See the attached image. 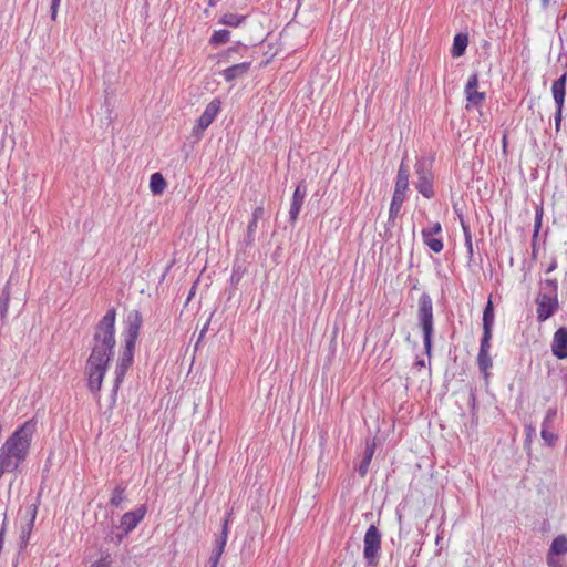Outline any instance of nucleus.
Instances as JSON below:
<instances>
[{
    "label": "nucleus",
    "instance_id": "obj_1",
    "mask_svg": "<svg viewBox=\"0 0 567 567\" xmlns=\"http://www.w3.org/2000/svg\"><path fill=\"white\" fill-rule=\"evenodd\" d=\"M143 318L138 310H132L128 312L125 319V329L123 332L124 347L120 352V357L116 362L112 389V401L115 402L117 391L124 380L127 370L133 363L134 349L136 340L140 334Z\"/></svg>",
    "mask_w": 567,
    "mask_h": 567
},
{
    "label": "nucleus",
    "instance_id": "obj_2",
    "mask_svg": "<svg viewBox=\"0 0 567 567\" xmlns=\"http://www.w3.org/2000/svg\"><path fill=\"white\" fill-rule=\"evenodd\" d=\"M35 431L37 421L34 419L25 421L1 445L0 460L18 471L29 455Z\"/></svg>",
    "mask_w": 567,
    "mask_h": 567
},
{
    "label": "nucleus",
    "instance_id": "obj_3",
    "mask_svg": "<svg viewBox=\"0 0 567 567\" xmlns=\"http://www.w3.org/2000/svg\"><path fill=\"white\" fill-rule=\"evenodd\" d=\"M116 309L110 308L94 328L91 353L87 360L109 364L115 348Z\"/></svg>",
    "mask_w": 567,
    "mask_h": 567
},
{
    "label": "nucleus",
    "instance_id": "obj_4",
    "mask_svg": "<svg viewBox=\"0 0 567 567\" xmlns=\"http://www.w3.org/2000/svg\"><path fill=\"white\" fill-rule=\"evenodd\" d=\"M417 322L423 332L425 353L430 357L432 351V338L434 333L433 302L429 293L423 292L417 303Z\"/></svg>",
    "mask_w": 567,
    "mask_h": 567
},
{
    "label": "nucleus",
    "instance_id": "obj_5",
    "mask_svg": "<svg viewBox=\"0 0 567 567\" xmlns=\"http://www.w3.org/2000/svg\"><path fill=\"white\" fill-rule=\"evenodd\" d=\"M543 290L536 299V313L537 320L544 322L549 319L559 307L557 297V281L555 279H547L543 284Z\"/></svg>",
    "mask_w": 567,
    "mask_h": 567
},
{
    "label": "nucleus",
    "instance_id": "obj_6",
    "mask_svg": "<svg viewBox=\"0 0 567 567\" xmlns=\"http://www.w3.org/2000/svg\"><path fill=\"white\" fill-rule=\"evenodd\" d=\"M363 544V557L369 566H374L381 549V533L374 525L365 532Z\"/></svg>",
    "mask_w": 567,
    "mask_h": 567
},
{
    "label": "nucleus",
    "instance_id": "obj_7",
    "mask_svg": "<svg viewBox=\"0 0 567 567\" xmlns=\"http://www.w3.org/2000/svg\"><path fill=\"white\" fill-rule=\"evenodd\" d=\"M566 84H567V72H565L559 79H557L551 85L553 99L556 104L555 112V128L556 132L560 130V124L563 120V109L566 96Z\"/></svg>",
    "mask_w": 567,
    "mask_h": 567
},
{
    "label": "nucleus",
    "instance_id": "obj_8",
    "mask_svg": "<svg viewBox=\"0 0 567 567\" xmlns=\"http://www.w3.org/2000/svg\"><path fill=\"white\" fill-rule=\"evenodd\" d=\"M415 174L417 177V181L415 183L417 192L422 194L425 198H432L434 196L433 176L425 161L420 159L416 162Z\"/></svg>",
    "mask_w": 567,
    "mask_h": 567
},
{
    "label": "nucleus",
    "instance_id": "obj_9",
    "mask_svg": "<svg viewBox=\"0 0 567 567\" xmlns=\"http://www.w3.org/2000/svg\"><path fill=\"white\" fill-rule=\"evenodd\" d=\"M109 364L86 361L87 386L94 394L99 393Z\"/></svg>",
    "mask_w": 567,
    "mask_h": 567
},
{
    "label": "nucleus",
    "instance_id": "obj_10",
    "mask_svg": "<svg viewBox=\"0 0 567 567\" xmlns=\"http://www.w3.org/2000/svg\"><path fill=\"white\" fill-rule=\"evenodd\" d=\"M220 111V101L214 99L205 107L203 114L199 116L197 124L193 128L194 135H200L215 120Z\"/></svg>",
    "mask_w": 567,
    "mask_h": 567
},
{
    "label": "nucleus",
    "instance_id": "obj_11",
    "mask_svg": "<svg viewBox=\"0 0 567 567\" xmlns=\"http://www.w3.org/2000/svg\"><path fill=\"white\" fill-rule=\"evenodd\" d=\"M442 233V226L439 221L431 223L429 227L422 229L421 235L424 245L429 247V249L435 254H439L443 250V241L440 238H434V235H439Z\"/></svg>",
    "mask_w": 567,
    "mask_h": 567
},
{
    "label": "nucleus",
    "instance_id": "obj_12",
    "mask_svg": "<svg viewBox=\"0 0 567 567\" xmlns=\"http://www.w3.org/2000/svg\"><path fill=\"white\" fill-rule=\"evenodd\" d=\"M146 514V506L141 505L134 511L125 513L121 518V528L128 534L137 527Z\"/></svg>",
    "mask_w": 567,
    "mask_h": 567
},
{
    "label": "nucleus",
    "instance_id": "obj_13",
    "mask_svg": "<svg viewBox=\"0 0 567 567\" xmlns=\"http://www.w3.org/2000/svg\"><path fill=\"white\" fill-rule=\"evenodd\" d=\"M37 514H38V505L37 504H30L29 506H27V508H25L27 520H25V523H23L21 525V534H20L21 547L27 546V544L29 542L31 532L34 526V520L37 518Z\"/></svg>",
    "mask_w": 567,
    "mask_h": 567
},
{
    "label": "nucleus",
    "instance_id": "obj_14",
    "mask_svg": "<svg viewBox=\"0 0 567 567\" xmlns=\"http://www.w3.org/2000/svg\"><path fill=\"white\" fill-rule=\"evenodd\" d=\"M551 352L559 360L567 358V328L560 327L554 333Z\"/></svg>",
    "mask_w": 567,
    "mask_h": 567
},
{
    "label": "nucleus",
    "instance_id": "obj_15",
    "mask_svg": "<svg viewBox=\"0 0 567 567\" xmlns=\"http://www.w3.org/2000/svg\"><path fill=\"white\" fill-rule=\"evenodd\" d=\"M477 85H478V75L476 73H474L467 80V83L465 86V94H466V100H467L468 104H472L475 106L482 104L483 101L485 100V93L480 92L477 90Z\"/></svg>",
    "mask_w": 567,
    "mask_h": 567
},
{
    "label": "nucleus",
    "instance_id": "obj_16",
    "mask_svg": "<svg viewBox=\"0 0 567 567\" xmlns=\"http://www.w3.org/2000/svg\"><path fill=\"white\" fill-rule=\"evenodd\" d=\"M408 188H409V169L404 164V159H402L399 171H398L395 188H394L393 194L401 195V196L405 197V193H406Z\"/></svg>",
    "mask_w": 567,
    "mask_h": 567
},
{
    "label": "nucleus",
    "instance_id": "obj_17",
    "mask_svg": "<svg viewBox=\"0 0 567 567\" xmlns=\"http://www.w3.org/2000/svg\"><path fill=\"white\" fill-rule=\"evenodd\" d=\"M250 64H251L250 62H243V63L234 64V65L227 68L223 72L224 79L227 82L234 81L235 79L247 73L250 68Z\"/></svg>",
    "mask_w": 567,
    "mask_h": 567
},
{
    "label": "nucleus",
    "instance_id": "obj_18",
    "mask_svg": "<svg viewBox=\"0 0 567 567\" xmlns=\"http://www.w3.org/2000/svg\"><path fill=\"white\" fill-rule=\"evenodd\" d=\"M468 44V37L465 33H457L454 37L451 54L453 58H460L465 53Z\"/></svg>",
    "mask_w": 567,
    "mask_h": 567
},
{
    "label": "nucleus",
    "instance_id": "obj_19",
    "mask_svg": "<svg viewBox=\"0 0 567 567\" xmlns=\"http://www.w3.org/2000/svg\"><path fill=\"white\" fill-rule=\"evenodd\" d=\"M230 516H231V514L229 513L225 517V519L223 522L221 534L216 539L215 547H214L213 551L217 553V555H223V553H224V549H225V546L227 543V538H228V524L230 520Z\"/></svg>",
    "mask_w": 567,
    "mask_h": 567
},
{
    "label": "nucleus",
    "instance_id": "obj_20",
    "mask_svg": "<svg viewBox=\"0 0 567 567\" xmlns=\"http://www.w3.org/2000/svg\"><path fill=\"white\" fill-rule=\"evenodd\" d=\"M375 444L374 441L367 442L363 460L361 461V464L359 465L358 472L361 476H365L368 473L369 465L371 463V460L374 454Z\"/></svg>",
    "mask_w": 567,
    "mask_h": 567
},
{
    "label": "nucleus",
    "instance_id": "obj_21",
    "mask_svg": "<svg viewBox=\"0 0 567 567\" xmlns=\"http://www.w3.org/2000/svg\"><path fill=\"white\" fill-rule=\"evenodd\" d=\"M567 553V537L559 535L551 542L548 555L558 556Z\"/></svg>",
    "mask_w": 567,
    "mask_h": 567
},
{
    "label": "nucleus",
    "instance_id": "obj_22",
    "mask_svg": "<svg viewBox=\"0 0 567 567\" xmlns=\"http://www.w3.org/2000/svg\"><path fill=\"white\" fill-rule=\"evenodd\" d=\"M11 291H10V280L4 285L1 295H0V319L4 321L7 317V312L9 309Z\"/></svg>",
    "mask_w": 567,
    "mask_h": 567
},
{
    "label": "nucleus",
    "instance_id": "obj_23",
    "mask_svg": "<svg viewBox=\"0 0 567 567\" xmlns=\"http://www.w3.org/2000/svg\"><path fill=\"white\" fill-rule=\"evenodd\" d=\"M166 181L161 173L151 175L150 188L154 195H161L166 188Z\"/></svg>",
    "mask_w": 567,
    "mask_h": 567
},
{
    "label": "nucleus",
    "instance_id": "obj_24",
    "mask_svg": "<svg viewBox=\"0 0 567 567\" xmlns=\"http://www.w3.org/2000/svg\"><path fill=\"white\" fill-rule=\"evenodd\" d=\"M494 324V307L491 299H488L483 311V330H493Z\"/></svg>",
    "mask_w": 567,
    "mask_h": 567
},
{
    "label": "nucleus",
    "instance_id": "obj_25",
    "mask_svg": "<svg viewBox=\"0 0 567 567\" xmlns=\"http://www.w3.org/2000/svg\"><path fill=\"white\" fill-rule=\"evenodd\" d=\"M246 20V16H239L237 13L227 12L223 14L219 20V23L236 28L240 25Z\"/></svg>",
    "mask_w": 567,
    "mask_h": 567
},
{
    "label": "nucleus",
    "instance_id": "obj_26",
    "mask_svg": "<svg viewBox=\"0 0 567 567\" xmlns=\"http://www.w3.org/2000/svg\"><path fill=\"white\" fill-rule=\"evenodd\" d=\"M125 499V486L122 484L116 485L110 498V504L114 507H121Z\"/></svg>",
    "mask_w": 567,
    "mask_h": 567
},
{
    "label": "nucleus",
    "instance_id": "obj_27",
    "mask_svg": "<svg viewBox=\"0 0 567 567\" xmlns=\"http://www.w3.org/2000/svg\"><path fill=\"white\" fill-rule=\"evenodd\" d=\"M477 364L481 372L487 375V371L492 368L493 364L489 352L478 351Z\"/></svg>",
    "mask_w": 567,
    "mask_h": 567
},
{
    "label": "nucleus",
    "instance_id": "obj_28",
    "mask_svg": "<svg viewBox=\"0 0 567 567\" xmlns=\"http://www.w3.org/2000/svg\"><path fill=\"white\" fill-rule=\"evenodd\" d=\"M230 39V32L228 30H218L210 37L209 43L213 45H220L228 42Z\"/></svg>",
    "mask_w": 567,
    "mask_h": 567
},
{
    "label": "nucleus",
    "instance_id": "obj_29",
    "mask_svg": "<svg viewBox=\"0 0 567 567\" xmlns=\"http://www.w3.org/2000/svg\"><path fill=\"white\" fill-rule=\"evenodd\" d=\"M404 199V196L393 194L389 209L390 219L395 218L398 216Z\"/></svg>",
    "mask_w": 567,
    "mask_h": 567
},
{
    "label": "nucleus",
    "instance_id": "obj_30",
    "mask_svg": "<svg viewBox=\"0 0 567 567\" xmlns=\"http://www.w3.org/2000/svg\"><path fill=\"white\" fill-rule=\"evenodd\" d=\"M540 436L548 446H554L558 440V435L551 427H542Z\"/></svg>",
    "mask_w": 567,
    "mask_h": 567
},
{
    "label": "nucleus",
    "instance_id": "obj_31",
    "mask_svg": "<svg viewBox=\"0 0 567 567\" xmlns=\"http://www.w3.org/2000/svg\"><path fill=\"white\" fill-rule=\"evenodd\" d=\"M303 205V200L292 198L289 209V219L295 224Z\"/></svg>",
    "mask_w": 567,
    "mask_h": 567
},
{
    "label": "nucleus",
    "instance_id": "obj_32",
    "mask_svg": "<svg viewBox=\"0 0 567 567\" xmlns=\"http://www.w3.org/2000/svg\"><path fill=\"white\" fill-rule=\"evenodd\" d=\"M464 238H465V247L468 254L470 259L473 257V243H472V235L470 230V226L466 225L463 220L461 221Z\"/></svg>",
    "mask_w": 567,
    "mask_h": 567
},
{
    "label": "nucleus",
    "instance_id": "obj_33",
    "mask_svg": "<svg viewBox=\"0 0 567 567\" xmlns=\"http://www.w3.org/2000/svg\"><path fill=\"white\" fill-rule=\"evenodd\" d=\"M493 330H483L480 351L489 352Z\"/></svg>",
    "mask_w": 567,
    "mask_h": 567
},
{
    "label": "nucleus",
    "instance_id": "obj_34",
    "mask_svg": "<svg viewBox=\"0 0 567 567\" xmlns=\"http://www.w3.org/2000/svg\"><path fill=\"white\" fill-rule=\"evenodd\" d=\"M556 416H557V410L555 408L548 409L545 414V417L542 422V427H551L553 429V424H554Z\"/></svg>",
    "mask_w": 567,
    "mask_h": 567
},
{
    "label": "nucleus",
    "instance_id": "obj_35",
    "mask_svg": "<svg viewBox=\"0 0 567 567\" xmlns=\"http://www.w3.org/2000/svg\"><path fill=\"white\" fill-rule=\"evenodd\" d=\"M113 559L110 554L103 555L99 560L93 563L91 567H112Z\"/></svg>",
    "mask_w": 567,
    "mask_h": 567
},
{
    "label": "nucleus",
    "instance_id": "obj_36",
    "mask_svg": "<svg viewBox=\"0 0 567 567\" xmlns=\"http://www.w3.org/2000/svg\"><path fill=\"white\" fill-rule=\"evenodd\" d=\"M257 229V223L250 220L247 227L246 244L251 245L255 241V231Z\"/></svg>",
    "mask_w": 567,
    "mask_h": 567
},
{
    "label": "nucleus",
    "instance_id": "obj_37",
    "mask_svg": "<svg viewBox=\"0 0 567 567\" xmlns=\"http://www.w3.org/2000/svg\"><path fill=\"white\" fill-rule=\"evenodd\" d=\"M525 446L528 447L536 435V429L532 424L525 425Z\"/></svg>",
    "mask_w": 567,
    "mask_h": 567
},
{
    "label": "nucleus",
    "instance_id": "obj_38",
    "mask_svg": "<svg viewBox=\"0 0 567 567\" xmlns=\"http://www.w3.org/2000/svg\"><path fill=\"white\" fill-rule=\"evenodd\" d=\"M306 194H307V187H306L305 184L300 183L296 187V189L293 192V195H292V198L305 200Z\"/></svg>",
    "mask_w": 567,
    "mask_h": 567
},
{
    "label": "nucleus",
    "instance_id": "obj_39",
    "mask_svg": "<svg viewBox=\"0 0 567 567\" xmlns=\"http://www.w3.org/2000/svg\"><path fill=\"white\" fill-rule=\"evenodd\" d=\"M262 216H264V207L258 206V207H256V208L254 209V212H252L251 220H254V221L258 223V220H259L260 218H262Z\"/></svg>",
    "mask_w": 567,
    "mask_h": 567
},
{
    "label": "nucleus",
    "instance_id": "obj_40",
    "mask_svg": "<svg viewBox=\"0 0 567 567\" xmlns=\"http://www.w3.org/2000/svg\"><path fill=\"white\" fill-rule=\"evenodd\" d=\"M220 557H221V555H217V553L213 551L212 556L208 559V566L207 567H217Z\"/></svg>",
    "mask_w": 567,
    "mask_h": 567
},
{
    "label": "nucleus",
    "instance_id": "obj_41",
    "mask_svg": "<svg viewBox=\"0 0 567 567\" xmlns=\"http://www.w3.org/2000/svg\"><path fill=\"white\" fill-rule=\"evenodd\" d=\"M61 0H51V19L55 20Z\"/></svg>",
    "mask_w": 567,
    "mask_h": 567
},
{
    "label": "nucleus",
    "instance_id": "obj_42",
    "mask_svg": "<svg viewBox=\"0 0 567 567\" xmlns=\"http://www.w3.org/2000/svg\"><path fill=\"white\" fill-rule=\"evenodd\" d=\"M16 471L10 467L9 465H7L4 462H2L0 460V478L3 476V474L6 473H14Z\"/></svg>",
    "mask_w": 567,
    "mask_h": 567
},
{
    "label": "nucleus",
    "instance_id": "obj_43",
    "mask_svg": "<svg viewBox=\"0 0 567 567\" xmlns=\"http://www.w3.org/2000/svg\"><path fill=\"white\" fill-rule=\"evenodd\" d=\"M547 564L549 567H564L560 561L551 555H547Z\"/></svg>",
    "mask_w": 567,
    "mask_h": 567
},
{
    "label": "nucleus",
    "instance_id": "obj_44",
    "mask_svg": "<svg viewBox=\"0 0 567 567\" xmlns=\"http://www.w3.org/2000/svg\"><path fill=\"white\" fill-rule=\"evenodd\" d=\"M540 223H542V213L540 214H537L536 216V220H535V233L538 231V228L540 227Z\"/></svg>",
    "mask_w": 567,
    "mask_h": 567
},
{
    "label": "nucleus",
    "instance_id": "obj_45",
    "mask_svg": "<svg viewBox=\"0 0 567 567\" xmlns=\"http://www.w3.org/2000/svg\"><path fill=\"white\" fill-rule=\"evenodd\" d=\"M415 365H416V367H419V368H422V367H424V365H425V362H424V360H417V361L415 362Z\"/></svg>",
    "mask_w": 567,
    "mask_h": 567
},
{
    "label": "nucleus",
    "instance_id": "obj_46",
    "mask_svg": "<svg viewBox=\"0 0 567 567\" xmlns=\"http://www.w3.org/2000/svg\"><path fill=\"white\" fill-rule=\"evenodd\" d=\"M555 267H556V264H555V262H553V264L548 267L547 272L553 271V270L555 269Z\"/></svg>",
    "mask_w": 567,
    "mask_h": 567
},
{
    "label": "nucleus",
    "instance_id": "obj_47",
    "mask_svg": "<svg viewBox=\"0 0 567 567\" xmlns=\"http://www.w3.org/2000/svg\"><path fill=\"white\" fill-rule=\"evenodd\" d=\"M548 3H549V0H542V4H543V7H547V6H548Z\"/></svg>",
    "mask_w": 567,
    "mask_h": 567
},
{
    "label": "nucleus",
    "instance_id": "obj_48",
    "mask_svg": "<svg viewBox=\"0 0 567 567\" xmlns=\"http://www.w3.org/2000/svg\"><path fill=\"white\" fill-rule=\"evenodd\" d=\"M236 51V48H230L228 49V53L230 54L231 52H235Z\"/></svg>",
    "mask_w": 567,
    "mask_h": 567
},
{
    "label": "nucleus",
    "instance_id": "obj_49",
    "mask_svg": "<svg viewBox=\"0 0 567 567\" xmlns=\"http://www.w3.org/2000/svg\"><path fill=\"white\" fill-rule=\"evenodd\" d=\"M209 6L210 7L215 6V2L213 0H209Z\"/></svg>",
    "mask_w": 567,
    "mask_h": 567
},
{
    "label": "nucleus",
    "instance_id": "obj_50",
    "mask_svg": "<svg viewBox=\"0 0 567 567\" xmlns=\"http://www.w3.org/2000/svg\"><path fill=\"white\" fill-rule=\"evenodd\" d=\"M205 331H206V327L202 330L200 337L205 333Z\"/></svg>",
    "mask_w": 567,
    "mask_h": 567
},
{
    "label": "nucleus",
    "instance_id": "obj_51",
    "mask_svg": "<svg viewBox=\"0 0 567 567\" xmlns=\"http://www.w3.org/2000/svg\"><path fill=\"white\" fill-rule=\"evenodd\" d=\"M296 1H297V4L300 6L301 0H296Z\"/></svg>",
    "mask_w": 567,
    "mask_h": 567
}]
</instances>
